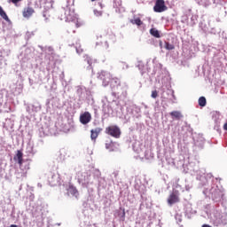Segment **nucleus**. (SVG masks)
<instances>
[{"instance_id": "9d476101", "label": "nucleus", "mask_w": 227, "mask_h": 227, "mask_svg": "<svg viewBox=\"0 0 227 227\" xmlns=\"http://www.w3.org/2000/svg\"><path fill=\"white\" fill-rule=\"evenodd\" d=\"M109 84H110L111 88H118V86H120L121 84V82L120 81V79L118 77L112 76V78L110 79Z\"/></svg>"}, {"instance_id": "423d86ee", "label": "nucleus", "mask_w": 227, "mask_h": 227, "mask_svg": "<svg viewBox=\"0 0 227 227\" xmlns=\"http://www.w3.org/2000/svg\"><path fill=\"white\" fill-rule=\"evenodd\" d=\"M166 10H168V6H166V2H164V0H156L153 11L156 13H162V12H166Z\"/></svg>"}, {"instance_id": "9b49d317", "label": "nucleus", "mask_w": 227, "mask_h": 227, "mask_svg": "<svg viewBox=\"0 0 227 227\" xmlns=\"http://www.w3.org/2000/svg\"><path fill=\"white\" fill-rule=\"evenodd\" d=\"M67 192L74 196V198H79V191H77V188L75 186L70 184L67 188Z\"/></svg>"}, {"instance_id": "ddd939ff", "label": "nucleus", "mask_w": 227, "mask_h": 227, "mask_svg": "<svg viewBox=\"0 0 227 227\" xmlns=\"http://www.w3.org/2000/svg\"><path fill=\"white\" fill-rule=\"evenodd\" d=\"M48 182L51 187H56L58 185V178L56 176H51V177L48 178Z\"/></svg>"}, {"instance_id": "39448f33", "label": "nucleus", "mask_w": 227, "mask_h": 227, "mask_svg": "<svg viewBox=\"0 0 227 227\" xmlns=\"http://www.w3.org/2000/svg\"><path fill=\"white\" fill-rule=\"evenodd\" d=\"M167 203L169 205V207H173L175 203H180V195L178 193V191L170 193L167 200Z\"/></svg>"}, {"instance_id": "6ab92c4d", "label": "nucleus", "mask_w": 227, "mask_h": 227, "mask_svg": "<svg viewBox=\"0 0 227 227\" xmlns=\"http://www.w3.org/2000/svg\"><path fill=\"white\" fill-rule=\"evenodd\" d=\"M216 217H218V218H216V223H218V224H221V223H223V216H221V214H216Z\"/></svg>"}, {"instance_id": "5701e85b", "label": "nucleus", "mask_w": 227, "mask_h": 227, "mask_svg": "<svg viewBox=\"0 0 227 227\" xmlns=\"http://www.w3.org/2000/svg\"><path fill=\"white\" fill-rule=\"evenodd\" d=\"M202 227H212V226L208 224H203Z\"/></svg>"}, {"instance_id": "a211bd4d", "label": "nucleus", "mask_w": 227, "mask_h": 227, "mask_svg": "<svg viewBox=\"0 0 227 227\" xmlns=\"http://www.w3.org/2000/svg\"><path fill=\"white\" fill-rule=\"evenodd\" d=\"M165 49H167V51H173L175 50V45L169 43H165Z\"/></svg>"}, {"instance_id": "f257e3e1", "label": "nucleus", "mask_w": 227, "mask_h": 227, "mask_svg": "<svg viewBox=\"0 0 227 227\" xmlns=\"http://www.w3.org/2000/svg\"><path fill=\"white\" fill-rule=\"evenodd\" d=\"M64 20L66 22H68L67 25V33H75V29L82 26V24L79 22V20L77 19V17H75V13L70 9L65 10Z\"/></svg>"}, {"instance_id": "7ed1b4c3", "label": "nucleus", "mask_w": 227, "mask_h": 227, "mask_svg": "<svg viewBox=\"0 0 227 227\" xmlns=\"http://www.w3.org/2000/svg\"><path fill=\"white\" fill-rule=\"evenodd\" d=\"M99 79L103 82V86L106 88L111 82V79H113V74L109 72L101 71L99 74Z\"/></svg>"}, {"instance_id": "20e7f679", "label": "nucleus", "mask_w": 227, "mask_h": 227, "mask_svg": "<svg viewBox=\"0 0 227 227\" xmlns=\"http://www.w3.org/2000/svg\"><path fill=\"white\" fill-rule=\"evenodd\" d=\"M24 153L20 151H17L16 156L14 157V160H18V164L20 165V169L23 171H27L29 169V163L26 164L25 167L22 166V162H24Z\"/></svg>"}, {"instance_id": "6e6552de", "label": "nucleus", "mask_w": 227, "mask_h": 227, "mask_svg": "<svg viewBox=\"0 0 227 227\" xmlns=\"http://www.w3.org/2000/svg\"><path fill=\"white\" fill-rule=\"evenodd\" d=\"M35 13V9L31 6L25 7L22 15L25 19H29Z\"/></svg>"}, {"instance_id": "f3484780", "label": "nucleus", "mask_w": 227, "mask_h": 227, "mask_svg": "<svg viewBox=\"0 0 227 227\" xmlns=\"http://www.w3.org/2000/svg\"><path fill=\"white\" fill-rule=\"evenodd\" d=\"M131 24H136L137 26H143V21L140 18H137L135 20H130Z\"/></svg>"}, {"instance_id": "4468645a", "label": "nucleus", "mask_w": 227, "mask_h": 227, "mask_svg": "<svg viewBox=\"0 0 227 227\" xmlns=\"http://www.w3.org/2000/svg\"><path fill=\"white\" fill-rule=\"evenodd\" d=\"M0 17H2V19H4V20H5L6 22H10V18H8V15L4 12V10H3L2 6H0Z\"/></svg>"}, {"instance_id": "0eeeda50", "label": "nucleus", "mask_w": 227, "mask_h": 227, "mask_svg": "<svg viewBox=\"0 0 227 227\" xmlns=\"http://www.w3.org/2000/svg\"><path fill=\"white\" fill-rule=\"evenodd\" d=\"M91 121V114L90 112H84L80 115V122L82 125H88Z\"/></svg>"}, {"instance_id": "2eb2a0df", "label": "nucleus", "mask_w": 227, "mask_h": 227, "mask_svg": "<svg viewBox=\"0 0 227 227\" xmlns=\"http://www.w3.org/2000/svg\"><path fill=\"white\" fill-rule=\"evenodd\" d=\"M150 35H152V36H154V38H160V33H159V30H157V28H151Z\"/></svg>"}, {"instance_id": "412c9836", "label": "nucleus", "mask_w": 227, "mask_h": 227, "mask_svg": "<svg viewBox=\"0 0 227 227\" xmlns=\"http://www.w3.org/2000/svg\"><path fill=\"white\" fill-rule=\"evenodd\" d=\"M13 4H17V3H20L22 0H11Z\"/></svg>"}, {"instance_id": "4be33fe9", "label": "nucleus", "mask_w": 227, "mask_h": 227, "mask_svg": "<svg viewBox=\"0 0 227 227\" xmlns=\"http://www.w3.org/2000/svg\"><path fill=\"white\" fill-rule=\"evenodd\" d=\"M223 129L227 130V122L223 125Z\"/></svg>"}, {"instance_id": "b1692460", "label": "nucleus", "mask_w": 227, "mask_h": 227, "mask_svg": "<svg viewBox=\"0 0 227 227\" xmlns=\"http://www.w3.org/2000/svg\"><path fill=\"white\" fill-rule=\"evenodd\" d=\"M123 215H125V211H123Z\"/></svg>"}, {"instance_id": "aec40b11", "label": "nucleus", "mask_w": 227, "mask_h": 227, "mask_svg": "<svg viewBox=\"0 0 227 227\" xmlns=\"http://www.w3.org/2000/svg\"><path fill=\"white\" fill-rule=\"evenodd\" d=\"M151 97L152 98H157V97H159V92L157 90H153Z\"/></svg>"}, {"instance_id": "f8f14e48", "label": "nucleus", "mask_w": 227, "mask_h": 227, "mask_svg": "<svg viewBox=\"0 0 227 227\" xmlns=\"http://www.w3.org/2000/svg\"><path fill=\"white\" fill-rule=\"evenodd\" d=\"M169 114L173 120H182L184 118V114L180 111H173Z\"/></svg>"}, {"instance_id": "dca6fc26", "label": "nucleus", "mask_w": 227, "mask_h": 227, "mask_svg": "<svg viewBox=\"0 0 227 227\" xmlns=\"http://www.w3.org/2000/svg\"><path fill=\"white\" fill-rule=\"evenodd\" d=\"M199 106H200V107H205V106H207V98H205V97H200L199 98Z\"/></svg>"}, {"instance_id": "f03ea898", "label": "nucleus", "mask_w": 227, "mask_h": 227, "mask_svg": "<svg viewBox=\"0 0 227 227\" xmlns=\"http://www.w3.org/2000/svg\"><path fill=\"white\" fill-rule=\"evenodd\" d=\"M106 134L118 139L121 136V129H120V128L116 125H112L106 128Z\"/></svg>"}, {"instance_id": "1a4fd4ad", "label": "nucleus", "mask_w": 227, "mask_h": 227, "mask_svg": "<svg viewBox=\"0 0 227 227\" xmlns=\"http://www.w3.org/2000/svg\"><path fill=\"white\" fill-rule=\"evenodd\" d=\"M102 132V128H96L90 130V138L92 141H97V137Z\"/></svg>"}]
</instances>
